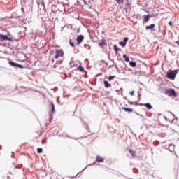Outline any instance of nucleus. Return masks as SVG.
I'll return each mask as SVG.
<instances>
[{"label": "nucleus", "instance_id": "nucleus-1", "mask_svg": "<svg viewBox=\"0 0 179 179\" xmlns=\"http://www.w3.org/2000/svg\"><path fill=\"white\" fill-rule=\"evenodd\" d=\"M178 73V70H169L166 73V77L168 79H171V80H174L176 79V76Z\"/></svg>", "mask_w": 179, "mask_h": 179}, {"label": "nucleus", "instance_id": "nucleus-2", "mask_svg": "<svg viewBox=\"0 0 179 179\" xmlns=\"http://www.w3.org/2000/svg\"><path fill=\"white\" fill-rule=\"evenodd\" d=\"M164 94L169 96V97H176L177 96V93L174 89H167L164 91Z\"/></svg>", "mask_w": 179, "mask_h": 179}, {"label": "nucleus", "instance_id": "nucleus-3", "mask_svg": "<svg viewBox=\"0 0 179 179\" xmlns=\"http://www.w3.org/2000/svg\"><path fill=\"white\" fill-rule=\"evenodd\" d=\"M54 55H55V59H58V58H59V57H64V50L57 49L54 52Z\"/></svg>", "mask_w": 179, "mask_h": 179}, {"label": "nucleus", "instance_id": "nucleus-4", "mask_svg": "<svg viewBox=\"0 0 179 179\" xmlns=\"http://www.w3.org/2000/svg\"><path fill=\"white\" fill-rule=\"evenodd\" d=\"M13 41V39L12 38H8V35H3L2 34H0V41Z\"/></svg>", "mask_w": 179, "mask_h": 179}, {"label": "nucleus", "instance_id": "nucleus-5", "mask_svg": "<svg viewBox=\"0 0 179 179\" xmlns=\"http://www.w3.org/2000/svg\"><path fill=\"white\" fill-rule=\"evenodd\" d=\"M79 65H82V63L78 60L70 62L71 68H78Z\"/></svg>", "mask_w": 179, "mask_h": 179}, {"label": "nucleus", "instance_id": "nucleus-6", "mask_svg": "<svg viewBox=\"0 0 179 179\" xmlns=\"http://www.w3.org/2000/svg\"><path fill=\"white\" fill-rule=\"evenodd\" d=\"M8 64H9V65H10V66H14L15 68H21V69L26 68V67H24V66H23L22 64L15 63L12 61L8 62Z\"/></svg>", "mask_w": 179, "mask_h": 179}, {"label": "nucleus", "instance_id": "nucleus-7", "mask_svg": "<svg viewBox=\"0 0 179 179\" xmlns=\"http://www.w3.org/2000/svg\"><path fill=\"white\" fill-rule=\"evenodd\" d=\"M83 40H85V36H83V35L78 36L76 38L77 45H79Z\"/></svg>", "mask_w": 179, "mask_h": 179}, {"label": "nucleus", "instance_id": "nucleus-8", "mask_svg": "<svg viewBox=\"0 0 179 179\" xmlns=\"http://www.w3.org/2000/svg\"><path fill=\"white\" fill-rule=\"evenodd\" d=\"M139 106H144V107H146L148 110H152V106L150 103H139Z\"/></svg>", "mask_w": 179, "mask_h": 179}, {"label": "nucleus", "instance_id": "nucleus-9", "mask_svg": "<svg viewBox=\"0 0 179 179\" xmlns=\"http://www.w3.org/2000/svg\"><path fill=\"white\" fill-rule=\"evenodd\" d=\"M150 17H152V15H144L143 16L144 23H148V22H149Z\"/></svg>", "mask_w": 179, "mask_h": 179}, {"label": "nucleus", "instance_id": "nucleus-10", "mask_svg": "<svg viewBox=\"0 0 179 179\" xmlns=\"http://www.w3.org/2000/svg\"><path fill=\"white\" fill-rule=\"evenodd\" d=\"M155 26L156 25L155 24H152L150 26H146L145 29H146V30H152V31H155V30H153V29H155Z\"/></svg>", "mask_w": 179, "mask_h": 179}, {"label": "nucleus", "instance_id": "nucleus-11", "mask_svg": "<svg viewBox=\"0 0 179 179\" xmlns=\"http://www.w3.org/2000/svg\"><path fill=\"white\" fill-rule=\"evenodd\" d=\"M122 109H123L124 111H125L126 113H134V109H132V108L123 107V108H122Z\"/></svg>", "mask_w": 179, "mask_h": 179}, {"label": "nucleus", "instance_id": "nucleus-12", "mask_svg": "<svg viewBox=\"0 0 179 179\" xmlns=\"http://www.w3.org/2000/svg\"><path fill=\"white\" fill-rule=\"evenodd\" d=\"M174 149H176V146H174V145L171 144L169 145L168 150L169 152H174Z\"/></svg>", "mask_w": 179, "mask_h": 179}, {"label": "nucleus", "instance_id": "nucleus-13", "mask_svg": "<svg viewBox=\"0 0 179 179\" xmlns=\"http://www.w3.org/2000/svg\"><path fill=\"white\" fill-rule=\"evenodd\" d=\"M96 162L98 163H103V162H104V158L101 157V156H97L96 157Z\"/></svg>", "mask_w": 179, "mask_h": 179}, {"label": "nucleus", "instance_id": "nucleus-14", "mask_svg": "<svg viewBox=\"0 0 179 179\" xmlns=\"http://www.w3.org/2000/svg\"><path fill=\"white\" fill-rule=\"evenodd\" d=\"M107 43H106V40L105 39H101L99 41V45L100 47H104V45H106Z\"/></svg>", "mask_w": 179, "mask_h": 179}, {"label": "nucleus", "instance_id": "nucleus-15", "mask_svg": "<svg viewBox=\"0 0 179 179\" xmlns=\"http://www.w3.org/2000/svg\"><path fill=\"white\" fill-rule=\"evenodd\" d=\"M103 85L107 89H108V87H111V84L108 83V81L107 80L103 81Z\"/></svg>", "mask_w": 179, "mask_h": 179}, {"label": "nucleus", "instance_id": "nucleus-16", "mask_svg": "<svg viewBox=\"0 0 179 179\" xmlns=\"http://www.w3.org/2000/svg\"><path fill=\"white\" fill-rule=\"evenodd\" d=\"M128 40H129L128 38H124V43L120 42V44H121L122 45V47H125V45H127V41H128Z\"/></svg>", "mask_w": 179, "mask_h": 179}, {"label": "nucleus", "instance_id": "nucleus-17", "mask_svg": "<svg viewBox=\"0 0 179 179\" xmlns=\"http://www.w3.org/2000/svg\"><path fill=\"white\" fill-rule=\"evenodd\" d=\"M78 71H80V72H85V69L82 66V64H79L77 67Z\"/></svg>", "mask_w": 179, "mask_h": 179}, {"label": "nucleus", "instance_id": "nucleus-18", "mask_svg": "<svg viewBox=\"0 0 179 179\" xmlns=\"http://www.w3.org/2000/svg\"><path fill=\"white\" fill-rule=\"evenodd\" d=\"M129 153L134 158L136 156V152H135L134 150H129Z\"/></svg>", "mask_w": 179, "mask_h": 179}, {"label": "nucleus", "instance_id": "nucleus-19", "mask_svg": "<svg viewBox=\"0 0 179 179\" xmlns=\"http://www.w3.org/2000/svg\"><path fill=\"white\" fill-rule=\"evenodd\" d=\"M113 48L115 51V52H118V51H121V49L118 48V45H114Z\"/></svg>", "mask_w": 179, "mask_h": 179}, {"label": "nucleus", "instance_id": "nucleus-20", "mask_svg": "<svg viewBox=\"0 0 179 179\" xmlns=\"http://www.w3.org/2000/svg\"><path fill=\"white\" fill-rule=\"evenodd\" d=\"M130 66H132V68H135L136 66V62H129Z\"/></svg>", "mask_w": 179, "mask_h": 179}, {"label": "nucleus", "instance_id": "nucleus-21", "mask_svg": "<svg viewBox=\"0 0 179 179\" xmlns=\"http://www.w3.org/2000/svg\"><path fill=\"white\" fill-rule=\"evenodd\" d=\"M123 58L126 62H129V58L127 57V55H124Z\"/></svg>", "mask_w": 179, "mask_h": 179}, {"label": "nucleus", "instance_id": "nucleus-22", "mask_svg": "<svg viewBox=\"0 0 179 179\" xmlns=\"http://www.w3.org/2000/svg\"><path fill=\"white\" fill-rule=\"evenodd\" d=\"M51 107H52V113H55V105H54V103H51Z\"/></svg>", "mask_w": 179, "mask_h": 179}, {"label": "nucleus", "instance_id": "nucleus-23", "mask_svg": "<svg viewBox=\"0 0 179 179\" xmlns=\"http://www.w3.org/2000/svg\"><path fill=\"white\" fill-rule=\"evenodd\" d=\"M115 1L116 2H117V3H119V5L124 3V0H115Z\"/></svg>", "mask_w": 179, "mask_h": 179}, {"label": "nucleus", "instance_id": "nucleus-24", "mask_svg": "<svg viewBox=\"0 0 179 179\" xmlns=\"http://www.w3.org/2000/svg\"><path fill=\"white\" fill-rule=\"evenodd\" d=\"M70 45H71L73 48H75V43L72 42V39L69 40Z\"/></svg>", "mask_w": 179, "mask_h": 179}, {"label": "nucleus", "instance_id": "nucleus-25", "mask_svg": "<svg viewBox=\"0 0 179 179\" xmlns=\"http://www.w3.org/2000/svg\"><path fill=\"white\" fill-rule=\"evenodd\" d=\"M38 153H43V148H37Z\"/></svg>", "mask_w": 179, "mask_h": 179}, {"label": "nucleus", "instance_id": "nucleus-26", "mask_svg": "<svg viewBox=\"0 0 179 179\" xmlns=\"http://www.w3.org/2000/svg\"><path fill=\"white\" fill-rule=\"evenodd\" d=\"M115 78V76H110L109 77V80L111 81V80H113Z\"/></svg>", "mask_w": 179, "mask_h": 179}, {"label": "nucleus", "instance_id": "nucleus-27", "mask_svg": "<svg viewBox=\"0 0 179 179\" xmlns=\"http://www.w3.org/2000/svg\"><path fill=\"white\" fill-rule=\"evenodd\" d=\"M134 94H135V91L130 92V95L131 96H134Z\"/></svg>", "mask_w": 179, "mask_h": 179}, {"label": "nucleus", "instance_id": "nucleus-28", "mask_svg": "<svg viewBox=\"0 0 179 179\" xmlns=\"http://www.w3.org/2000/svg\"><path fill=\"white\" fill-rule=\"evenodd\" d=\"M83 3L84 5H87V1H86V0H83Z\"/></svg>", "mask_w": 179, "mask_h": 179}, {"label": "nucleus", "instance_id": "nucleus-29", "mask_svg": "<svg viewBox=\"0 0 179 179\" xmlns=\"http://www.w3.org/2000/svg\"><path fill=\"white\" fill-rule=\"evenodd\" d=\"M169 25L171 26V27L173 26V22H172L171 21H170V22H169Z\"/></svg>", "mask_w": 179, "mask_h": 179}, {"label": "nucleus", "instance_id": "nucleus-30", "mask_svg": "<svg viewBox=\"0 0 179 179\" xmlns=\"http://www.w3.org/2000/svg\"><path fill=\"white\" fill-rule=\"evenodd\" d=\"M45 142H46V141H45V139L43 140V141H42V145H44V143H45Z\"/></svg>", "mask_w": 179, "mask_h": 179}, {"label": "nucleus", "instance_id": "nucleus-31", "mask_svg": "<svg viewBox=\"0 0 179 179\" xmlns=\"http://www.w3.org/2000/svg\"><path fill=\"white\" fill-rule=\"evenodd\" d=\"M176 43H177V44H178V45H179V41H176Z\"/></svg>", "mask_w": 179, "mask_h": 179}, {"label": "nucleus", "instance_id": "nucleus-32", "mask_svg": "<svg viewBox=\"0 0 179 179\" xmlns=\"http://www.w3.org/2000/svg\"><path fill=\"white\" fill-rule=\"evenodd\" d=\"M78 31L79 32V29H78Z\"/></svg>", "mask_w": 179, "mask_h": 179}]
</instances>
